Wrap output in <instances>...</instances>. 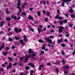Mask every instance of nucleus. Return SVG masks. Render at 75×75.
<instances>
[{
	"instance_id": "obj_49",
	"label": "nucleus",
	"mask_w": 75,
	"mask_h": 75,
	"mask_svg": "<svg viewBox=\"0 0 75 75\" xmlns=\"http://www.w3.org/2000/svg\"><path fill=\"white\" fill-rule=\"evenodd\" d=\"M33 8H30L29 9V10L30 11H33Z\"/></svg>"
},
{
	"instance_id": "obj_31",
	"label": "nucleus",
	"mask_w": 75,
	"mask_h": 75,
	"mask_svg": "<svg viewBox=\"0 0 75 75\" xmlns=\"http://www.w3.org/2000/svg\"><path fill=\"white\" fill-rule=\"evenodd\" d=\"M63 23L64 22L63 21H61L60 22V25H62V24H63Z\"/></svg>"
},
{
	"instance_id": "obj_22",
	"label": "nucleus",
	"mask_w": 75,
	"mask_h": 75,
	"mask_svg": "<svg viewBox=\"0 0 75 75\" xmlns=\"http://www.w3.org/2000/svg\"><path fill=\"white\" fill-rule=\"evenodd\" d=\"M59 16L58 15H57L56 16V17H55L54 18H55V19H57V18H59Z\"/></svg>"
},
{
	"instance_id": "obj_51",
	"label": "nucleus",
	"mask_w": 75,
	"mask_h": 75,
	"mask_svg": "<svg viewBox=\"0 0 75 75\" xmlns=\"http://www.w3.org/2000/svg\"><path fill=\"white\" fill-rule=\"evenodd\" d=\"M25 69H26L27 70L28 69H29V67H26L25 68Z\"/></svg>"
},
{
	"instance_id": "obj_59",
	"label": "nucleus",
	"mask_w": 75,
	"mask_h": 75,
	"mask_svg": "<svg viewBox=\"0 0 75 75\" xmlns=\"http://www.w3.org/2000/svg\"><path fill=\"white\" fill-rule=\"evenodd\" d=\"M32 51V49H30L29 50V52H30V51Z\"/></svg>"
},
{
	"instance_id": "obj_29",
	"label": "nucleus",
	"mask_w": 75,
	"mask_h": 75,
	"mask_svg": "<svg viewBox=\"0 0 75 75\" xmlns=\"http://www.w3.org/2000/svg\"><path fill=\"white\" fill-rule=\"evenodd\" d=\"M12 66V64H11V63H10L9 64V66L11 67Z\"/></svg>"
},
{
	"instance_id": "obj_58",
	"label": "nucleus",
	"mask_w": 75,
	"mask_h": 75,
	"mask_svg": "<svg viewBox=\"0 0 75 75\" xmlns=\"http://www.w3.org/2000/svg\"><path fill=\"white\" fill-rule=\"evenodd\" d=\"M64 41L65 42H68V41L67 39H65V40Z\"/></svg>"
},
{
	"instance_id": "obj_6",
	"label": "nucleus",
	"mask_w": 75,
	"mask_h": 75,
	"mask_svg": "<svg viewBox=\"0 0 75 75\" xmlns=\"http://www.w3.org/2000/svg\"><path fill=\"white\" fill-rule=\"evenodd\" d=\"M28 19H29L30 20H33V17H31V15H29L28 16Z\"/></svg>"
},
{
	"instance_id": "obj_54",
	"label": "nucleus",
	"mask_w": 75,
	"mask_h": 75,
	"mask_svg": "<svg viewBox=\"0 0 75 75\" xmlns=\"http://www.w3.org/2000/svg\"><path fill=\"white\" fill-rule=\"evenodd\" d=\"M69 26L71 28V27H72V24H70L69 25Z\"/></svg>"
},
{
	"instance_id": "obj_41",
	"label": "nucleus",
	"mask_w": 75,
	"mask_h": 75,
	"mask_svg": "<svg viewBox=\"0 0 75 75\" xmlns=\"http://www.w3.org/2000/svg\"><path fill=\"white\" fill-rule=\"evenodd\" d=\"M38 16H40V15H41V13H40V12H38Z\"/></svg>"
},
{
	"instance_id": "obj_28",
	"label": "nucleus",
	"mask_w": 75,
	"mask_h": 75,
	"mask_svg": "<svg viewBox=\"0 0 75 75\" xmlns=\"http://www.w3.org/2000/svg\"><path fill=\"white\" fill-rule=\"evenodd\" d=\"M38 31L39 33H40V32H41V30L40 29H39V28H38Z\"/></svg>"
},
{
	"instance_id": "obj_9",
	"label": "nucleus",
	"mask_w": 75,
	"mask_h": 75,
	"mask_svg": "<svg viewBox=\"0 0 75 75\" xmlns=\"http://www.w3.org/2000/svg\"><path fill=\"white\" fill-rule=\"evenodd\" d=\"M4 21H2L1 22V24L0 25L1 27H2L3 25L4 24Z\"/></svg>"
},
{
	"instance_id": "obj_38",
	"label": "nucleus",
	"mask_w": 75,
	"mask_h": 75,
	"mask_svg": "<svg viewBox=\"0 0 75 75\" xmlns=\"http://www.w3.org/2000/svg\"><path fill=\"white\" fill-rule=\"evenodd\" d=\"M71 17L72 18H75V16H74V15H71Z\"/></svg>"
},
{
	"instance_id": "obj_37",
	"label": "nucleus",
	"mask_w": 75,
	"mask_h": 75,
	"mask_svg": "<svg viewBox=\"0 0 75 75\" xmlns=\"http://www.w3.org/2000/svg\"><path fill=\"white\" fill-rule=\"evenodd\" d=\"M64 23H67V20H65L64 21Z\"/></svg>"
},
{
	"instance_id": "obj_8",
	"label": "nucleus",
	"mask_w": 75,
	"mask_h": 75,
	"mask_svg": "<svg viewBox=\"0 0 75 75\" xmlns=\"http://www.w3.org/2000/svg\"><path fill=\"white\" fill-rule=\"evenodd\" d=\"M11 18H13L14 20H17V16H12Z\"/></svg>"
},
{
	"instance_id": "obj_39",
	"label": "nucleus",
	"mask_w": 75,
	"mask_h": 75,
	"mask_svg": "<svg viewBox=\"0 0 75 75\" xmlns=\"http://www.w3.org/2000/svg\"><path fill=\"white\" fill-rule=\"evenodd\" d=\"M30 31H32V32H34V30L33 29L31 28L30 29Z\"/></svg>"
},
{
	"instance_id": "obj_15",
	"label": "nucleus",
	"mask_w": 75,
	"mask_h": 75,
	"mask_svg": "<svg viewBox=\"0 0 75 75\" xmlns=\"http://www.w3.org/2000/svg\"><path fill=\"white\" fill-rule=\"evenodd\" d=\"M20 42L21 43V44H24V43L23 42V40H20Z\"/></svg>"
},
{
	"instance_id": "obj_48",
	"label": "nucleus",
	"mask_w": 75,
	"mask_h": 75,
	"mask_svg": "<svg viewBox=\"0 0 75 75\" xmlns=\"http://www.w3.org/2000/svg\"><path fill=\"white\" fill-rule=\"evenodd\" d=\"M50 38H54V36H50L49 37Z\"/></svg>"
},
{
	"instance_id": "obj_46",
	"label": "nucleus",
	"mask_w": 75,
	"mask_h": 75,
	"mask_svg": "<svg viewBox=\"0 0 75 75\" xmlns=\"http://www.w3.org/2000/svg\"><path fill=\"white\" fill-rule=\"evenodd\" d=\"M48 18H47L45 19V21H46V22H48Z\"/></svg>"
},
{
	"instance_id": "obj_64",
	"label": "nucleus",
	"mask_w": 75,
	"mask_h": 75,
	"mask_svg": "<svg viewBox=\"0 0 75 75\" xmlns=\"http://www.w3.org/2000/svg\"><path fill=\"white\" fill-rule=\"evenodd\" d=\"M23 59V57H21V58H20V60H22Z\"/></svg>"
},
{
	"instance_id": "obj_63",
	"label": "nucleus",
	"mask_w": 75,
	"mask_h": 75,
	"mask_svg": "<svg viewBox=\"0 0 75 75\" xmlns=\"http://www.w3.org/2000/svg\"><path fill=\"white\" fill-rule=\"evenodd\" d=\"M43 14H45V10H43Z\"/></svg>"
},
{
	"instance_id": "obj_45",
	"label": "nucleus",
	"mask_w": 75,
	"mask_h": 75,
	"mask_svg": "<svg viewBox=\"0 0 75 75\" xmlns=\"http://www.w3.org/2000/svg\"><path fill=\"white\" fill-rule=\"evenodd\" d=\"M7 69H10V68H11V67H10V66H8L7 68Z\"/></svg>"
},
{
	"instance_id": "obj_1",
	"label": "nucleus",
	"mask_w": 75,
	"mask_h": 75,
	"mask_svg": "<svg viewBox=\"0 0 75 75\" xmlns=\"http://www.w3.org/2000/svg\"><path fill=\"white\" fill-rule=\"evenodd\" d=\"M18 3H17V8H18L19 9V12L21 13H22V9L20 8V6H21V1H18Z\"/></svg>"
},
{
	"instance_id": "obj_43",
	"label": "nucleus",
	"mask_w": 75,
	"mask_h": 75,
	"mask_svg": "<svg viewBox=\"0 0 75 75\" xmlns=\"http://www.w3.org/2000/svg\"><path fill=\"white\" fill-rule=\"evenodd\" d=\"M62 55H64V54H65V52L63 51H62Z\"/></svg>"
},
{
	"instance_id": "obj_5",
	"label": "nucleus",
	"mask_w": 75,
	"mask_h": 75,
	"mask_svg": "<svg viewBox=\"0 0 75 75\" xmlns=\"http://www.w3.org/2000/svg\"><path fill=\"white\" fill-rule=\"evenodd\" d=\"M23 41H26V42H27V41H28L27 40V36H26V35L24 36Z\"/></svg>"
},
{
	"instance_id": "obj_42",
	"label": "nucleus",
	"mask_w": 75,
	"mask_h": 75,
	"mask_svg": "<svg viewBox=\"0 0 75 75\" xmlns=\"http://www.w3.org/2000/svg\"><path fill=\"white\" fill-rule=\"evenodd\" d=\"M4 48V46H3V45H2V46L0 48V51H1V49H2L3 48Z\"/></svg>"
},
{
	"instance_id": "obj_18",
	"label": "nucleus",
	"mask_w": 75,
	"mask_h": 75,
	"mask_svg": "<svg viewBox=\"0 0 75 75\" xmlns=\"http://www.w3.org/2000/svg\"><path fill=\"white\" fill-rule=\"evenodd\" d=\"M6 14H8V13H9V11H8V9L7 8L6 9Z\"/></svg>"
},
{
	"instance_id": "obj_3",
	"label": "nucleus",
	"mask_w": 75,
	"mask_h": 75,
	"mask_svg": "<svg viewBox=\"0 0 75 75\" xmlns=\"http://www.w3.org/2000/svg\"><path fill=\"white\" fill-rule=\"evenodd\" d=\"M59 28V33H61L62 32V30L64 28L62 26H61L58 27Z\"/></svg>"
},
{
	"instance_id": "obj_24",
	"label": "nucleus",
	"mask_w": 75,
	"mask_h": 75,
	"mask_svg": "<svg viewBox=\"0 0 75 75\" xmlns=\"http://www.w3.org/2000/svg\"><path fill=\"white\" fill-rule=\"evenodd\" d=\"M62 6H65V3H64V2L63 1H62Z\"/></svg>"
},
{
	"instance_id": "obj_27",
	"label": "nucleus",
	"mask_w": 75,
	"mask_h": 75,
	"mask_svg": "<svg viewBox=\"0 0 75 75\" xmlns=\"http://www.w3.org/2000/svg\"><path fill=\"white\" fill-rule=\"evenodd\" d=\"M47 14L48 16H50V12H47Z\"/></svg>"
},
{
	"instance_id": "obj_33",
	"label": "nucleus",
	"mask_w": 75,
	"mask_h": 75,
	"mask_svg": "<svg viewBox=\"0 0 75 75\" xmlns=\"http://www.w3.org/2000/svg\"><path fill=\"white\" fill-rule=\"evenodd\" d=\"M61 46L62 47H65V46L63 44H61Z\"/></svg>"
},
{
	"instance_id": "obj_30",
	"label": "nucleus",
	"mask_w": 75,
	"mask_h": 75,
	"mask_svg": "<svg viewBox=\"0 0 75 75\" xmlns=\"http://www.w3.org/2000/svg\"><path fill=\"white\" fill-rule=\"evenodd\" d=\"M28 53H29V54H31L32 53H34V51H33L29 52Z\"/></svg>"
},
{
	"instance_id": "obj_34",
	"label": "nucleus",
	"mask_w": 75,
	"mask_h": 75,
	"mask_svg": "<svg viewBox=\"0 0 75 75\" xmlns=\"http://www.w3.org/2000/svg\"><path fill=\"white\" fill-rule=\"evenodd\" d=\"M3 54H4V56H6V55H7V53L6 52L4 53H3Z\"/></svg>"
},
{
	"instance_id": "obj_62",
	"label": "nucleus",
	"mask_w": 75,
	"mask_h": 75,
	"mask_svg": "<svg viewBox=\"0 0 75 75\" xmlns=\"http://www.w3.org/2000/svg\"><path fill=\"white\" fill-rule=\"evenodd\" d=\"M16 72V70H13L12 71V72H13V73H14Z\"/></svg>"
},
{
	"instance_id": "obj_56",
	"label": "nucleus",
	"mask_w": 75,
	"mask_h": 75,
	"mask_svg": "<svg viewBox=\"0 0 75 75\" xmlns=\"http://www.w3.org/2000/svg\"><path fill=\"white\" fill-rule=\"evenodd\" d=\"M54 24H57V23H58V22H56V21H54Z\"/></svg>"
},
{
	"instance_id": "obj_10",
	"label": "nucleus",
	"mask_w": 75,
	"mask_h": 75,
	"mask_svg": "<svg viewBox=\"0 0 75 75\" xmlns=\"http://www.w3.org/2000/svg\"><path fill=\"white\" fill-rule=\"evenodd\" d=\"M63 41V40L62 39H61L60 40H58L57 42L59 43H60V42H62Z\"/></svg>"
},
{
	"instance_id": "obj_14",
	"label": "nucleus",
	"mask_w": 75,
	"mask_h": 75,
	"mask_svg": "<svg viewBox=\"0 0 75 75\" xmlns=\"http://www.w3.org/2000/svg\"><path fill=\"white\" fill-rule=\"evenodd\" d=\"M6 20L7 21H9L11 20V18H6Z\"/></svg>"
},
{
	"instance_id": "obj_26",
	"label": "nucleus",
	"mask_w": 75,
	"mask_h": 75,
	"mask_svg": "<svg viewBox=\"0 0 75 75\" xmlns=\"http://www.w3.org/2000/svg\"><path fill=\"white\" fill-rule=\"evenodd\" d=\"M42 50H45V46L43 45V46L41 48Z\"/></svg>"
},
{
	"instance_id": "obj_17",
	"label": "nucleus",
	"mask_w": 75,
	"mask_h": 75,
	"mask_svg": "<svg viewBox=\"0 0 75 75\" xmlns=\"http://www.w3.org/2000/svg\"><path fill=\"white\" fill-rule=\"evenodd\" d=\"M38 41L39 42H40V43L41 42L42 43H43V42H44V41H43L42 40H39Z\"/></svg>"
},
{
	"instance_id": "obj_19",
	"label": "nucleus",
	"mask_w": 75,
	"mask_h": 75,
	"mask_svg": "<svg viewBox=\"0 0 75 75\" xmlns=\"http://www.w3.org/2000/svg\"><path fill=\"white\" fill-rule=\"evenodd\" d=\"M15 38V40H20V38H19L17 36H16Z\"/></svg>"
},
{
	"instance_id": "obj_11",
	"label": "nucleus",
	"mask_w": 75,
	"mask_h": 75,
	"mask_svg": "<svg viewBox=\"0 0 75 75\" xmlns=\"http://www.w3.org/2000/svg\"><path fill=\"white\" fill-rule=\"evenodd\" d=\"M8 59L9 61H11L13 60V59L10 57H8Z\"/></svg>"
},
{
	"instance_id": "obj_44",
	"label": "nucleus",
	"mask_w": 75,
	"mask_h": 75,
	"mask_svg": "<svg viewBox=\"0 0 75 75\" xmlns=\"http://www.w3.org/2000/svg\"><path fill=\"white\" fill-rule=\"evenodd\" d=\"M41 54H44V51H41Z\"/></svg>"
},
{
	"instance_id": "obj_50",
	"label": "nucleus",
	"mask_w": 75,
	"mask_h": 75,
	"mask_svg": "<svg viewBox=\"0 0 75 75\" xmlns=\"http://www.w3.org/2000/svg\"><path fill=\"white\" fill-rule=\"evenodd\" d=\"M21 31V29H18V32H20Z\"/></svg>"
},
{
	"instance_id": "obj_32",
	"label": "nucleus",
	"mask_w": 75,
	"mask_h": 75,
	"mask_svg": "<svg viewBox=\"0 0 75 75\" xmlns=\"http://www.w3.org/2000/svg\"><path fill=\"white\" fill-rule=\"evenodd\" d=\"M69 12L70 13H73V10H70L69 11Z\"/></svg>"
},
{
	"instance_id": "obj_21",
	"label": "nucleus",
	"mask_w": 75,
	"mask_h": 75,
	"mask_svg": "<svg viewBox=\"0 0 75 75\" xmlns=\"http://www.w3.org/2000/svg\"><path fill=\"white\" fill-rule=\"evenodd\" d=\"M13 34V32H11L9 33L7 35L8 36L10 35H12Z\"/></svg>"
},
{
	"instance_id": "obj_7",
	"label": "nucleus",
	"mask_w": 75,
	"mask_h": 75,
	"mask_svg": "<svg viewBox=\"0 0 75 75\" xmlns=\"http://www.w3.org/2000/svg\"><path fill=\"white\" fill-rule=\"evenodd\" d=\"M30 66L32 67H33V68L35 67V65H34V64H32V63H29L28 64Z\"/></svg>"
},
{
	"instance_id": "obj_35",
	"label": "nucleus",
	"mask_w": 75,
	"mask_h": 75,
	"mask_svg": "<svg viewBox=\"0 0 75 75\" xmlns=\"http://www.w3.org/2000/svg\"><path fill=\"white\" fill-rule=\"evenodd\" d=\"M59 19L60 20H61L62 19V17H59Z\"/></svg>"
},
{
	"instance_id": "obj_55",
	"label": "nucleus",
	"mask_w": 75,
	"mask_h": 75,
	"mask_svg": "<svg viewBox=\"0 0 75 75\" xmlns=\"http://www.w3.org/2000/svg\"><path fill=\"white\" fill-rule=\"evenodd\" d=\"M50 64H51V63H48L47 64V65H50Z\"/></svg>"
},
{
	"instance_id": "obj_25",
	"label": "nucleus",
	"mask_w": 75,
	"mask_h": 75,
	"mask_svg": "<svg viewBox=\"0 0 75 75\" xmlns=\"http://www.w3.org/2000/svg\"><path fill=\"white\" fill-rule=\"evenodd\" d=\"M22 15H23V16H25V15H26V13H25V12H23L22 13Z\"/></svg>"
},
{
	"instance_id": "obj_2",
	"label": "nucleus",
	"mask_w": 75,
	"mask_h": 75,
	"mask_svg": "<svg viewBox=\"0 0 75 75\" xmlns=\"http://www.w3.org/2000/svg\"><path fill=\"white\" fill-rule=\"evenodd\" d=\"M35 54H32V55H29L28 56L26 55L25 61L26 62H27V61H28V58H30V57H35Z\"/></svg>"
},
{
	"instance_id": "obj_36",
	"label": "nucleus",
	"mask_w": 75,
	"mask_h": 75,
	"mask_svg": "<svg viewBox=\"0 0 75 75\" xmlns=\"http://www.w3.org/2000/svg\"><path fill=\"white\" fill-rule=\"evenodd\" d=\"M4 33H3V31H1L0 32V34H3Z\"/></svg>"
},
{
	"instance_id": "obj_57",
	"label": "nucleus",
	"mask_w": 75,
	"mask_h": 75,
	"mask_svg": "<svg viewBox=\"0 0 75 75\" xmlns=\"http://www.w3.org/2000/svg\"><path fill=\"white\" fill-rule=\"evenodd\" d=\"M56 70L57 72H58V71H59V70L58 69H56Z\"/></svg>"
},
{
	"instance_id": "obj_53",
	"label": "nucleus",
	"mask_w": 75,
	"mask_h": 75,
	"mask_svg": "<svg viewBox=\"0 0 75 75\" xmlns=\"http://www.w3.org/2000/svg\"><path fill=\"white\" fill-rule=\"evenodd\" d=\"M21 18V17L20 16L18 18H17V20H20V18Z\"/></svg>"
},
{
	"instance_id": "obj_47",
	"label": "nucleus",
	"mask_w": 75,
	"mask_h": 75,
	"mask_svg": "<svg viewBox=\"0 0 75 75\" xmlns=\"http://www.w3.org/2000/svg\"><path fill=\"white\" fill-rule=\"evenodd\" d=\"M62 64L63 65H64V64H65V62H64V61H62Z\"/></svg>"
},
{
	"instance_id": "obj_61",
	"label": "nucleus",
	"mask_w": 75,
	"mask_h": 75,
	"mask_svg": "<svg viewBox=\"0 0 75 75\" xmlns=\"http://www.w3.org/2000/svg\"><path fill=\"white\" fill-rule=\"evenodd\" d=\"M66 68H69V66H67L65 67Z\"/></svg>"
},
{
	"instance_id": "obj_40",
	"label": "nucleus",
	"mask_w": 75,
	"mask_h": 75,
	"mask_svg": "<svg viewBox=\"0 0 75 75\" xmlns=\"http://www.w3.org/2000/svg\"><path fill=\"white\" fill-rule=\"evenodd\" d=\"M0 70L1 71H2V72H4V69H3V68L1 69Z\"/></svg>"
},
{
	"instance_id": "obj_4",
	"label": "nucleus",
	"mask_w": 75,
	"mask_h": 75,
	"mask_svg": "<svg viewBox=\"0 0 75 75\" xmlns=\"http://www.w3.org/2000/svg\"><path fill=\"white\" fill-rule=\"evenodd\" d=\"M46 41H47L48 42L50 43L51 44H52V40H50L49 38H46Z\"/></svg>"
},
{
	"instance_id": "obj_12",
	"label": "nucleus",
	"mask_w": 75,
	"mask_h": 75,
	"mask_svg": "<svg viewBox=\"0 0 75 75\" xmlns=\"http://www.w3.org/2000/svg\"><path fill=\"white\" fill-rule=\"evenodd\" d=\"M42 2L44 5H45V4H46V0H44L42 1Z\"/></svg>"
},
{
	"instance_id": "obj_20",
	"label": "nucleus",
	"mask_w": 75,
	"mask_h": 75,
	"mask_svg": "<svg viewBox=\"0 0 75 75\" xmlns=\"http://www.w3.org/2000/svg\"><path fill=\"white\" fill-rule=\"evenodd\" d=\"M72 0H64V2H68V1H71Z\"/></svg>"
},
{
	"instance_id": "obj_52",
	"label": "nucleus",
	"mask_w": 75,
	"mask_h": 75,
	"mask_svg": "<svg viewBox=\"0 0 75 75\" xmlns=\"http://www.w3.org/2000/svg\"><path fill=\"white\" fill-rule=\"evenodd\" d=\"M17 63H15L14 64H13V66H16V65H17Z\"/></svg>"
},
{
	"instance_id": "obj_16",
	"label": "nucleus",
	"mask_w": 75,
	"mask_h": 75,
	"mask_svg": "<svg viewBox=\"0 0 75 75\" xmlns=\"http://www.w3.org/2000/svg\"><path fill=\"white\" fill-rule=\"evenodd\" d=\"M18 29L17 28H15L14 30L16 33H17V32H18Z\"/></svg>"
},
{
	"instance_id": "obj_13",
	"label": "nucleus",
	"mask_w": 75,
	"mask_h": 75,
	"mask_svg": "<svg viewBox=\"0 0 75 75\" xmlns=\"http://www.w3.org/2000/svg\"><path fill=\"white\" fill-rule=\"evenodd\" d=\"M18 65L19 66H22L23 64L21 62H19Z\"/></svg>"
},
{
	"instance_id": "obj_60",
	"label": "nucleus",
	"mask_w": 75,
	"mask_h": 75,
	"mask_svg": "<svg viewBox=\"0 0 75 75\" xmlns=\"http://www.w3.org/2000/svg\"><path fill=\"white\" fill-rule=\"evenodd\" d=\"M50 4V1H47V4Z\"/></svg>"
},
{
	"instance_id": "obj_23",
	"label": "nucleus",
	"mask_w": 75,
	"mask_h": 75,
	"mask_svg": "<svg viewBox=\"0 0 75 75\" xmlns=\"http://www.w3.org/2000/svg\"><path fill=\"white\" fill-rule=\"evenodd\" d=\"M8 40L9 41H12V40L11 38H8Z\"/></svg>"
}]
</instances>
